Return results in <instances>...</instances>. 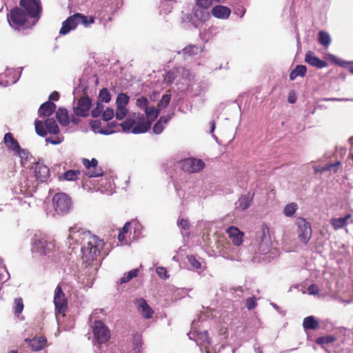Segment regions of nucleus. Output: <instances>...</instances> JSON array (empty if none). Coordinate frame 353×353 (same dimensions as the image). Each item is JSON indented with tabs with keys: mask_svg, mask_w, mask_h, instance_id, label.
<instances>
[{
	"mask_svg": "<svg viewBox=\"0 0 353 353\" xmlns=\"http://www.w3.org/2000/svg\"><path fill=\"white\" fill-rule=\"evenodd\" d=\"M130 101V97L125 94L121 92L117 95L116 100L117 106L120 107H125Z\"/></svg>",
	"mask_w": 353,
	"mask_h": 353,
	"instance_id": "37998d69",
	"label": "nucleus"
},
{
	"mask_svg": "<svg viewBox=\"0 0 353 353\" xmlns=\"http://www.w3.org/2000/svg\"><path fill=\"white\" fill-rule=\"evenodd\" d=\"M54 210L59 215L68 214L72 207V199L65 193L59 192L55 194L52 199Z\"/></svg>",
	"mask_w": 353,
	"mask_h": 353,
	"instance_id": "423d86ee",
	"label": "nucleus"
},
{
	"mask_svg": "<svg viewBox=\"0 0 353 353\" xmlns=\"http://www.w3.org/2000/svg\"><path fill=\"white\" fill-rule=\"evenodd\" d=\"M63 141V138L55 136V137H48L46 139V141L47 143H50L52 145H59Z\"/></svg>",
	"mask_w": 353,
	"mask_h": 353,
	"instance_id": "052dcab7",
	"label": "nucleus"
},
{
	"mask_svg": "<svg viewBox=\"0 0 353 353\" xmlns=\"http://www.w3.org/2000/svg\"><path fill=\"white\" fill-rule=\"evenodd\" d=\"M256 241L259 246V250L267 253L271 247V240L269 234V228L265 224L262 225L256 233Z\"/></svg>",
	"mask_w": 353,
	"mask_h": 353,
	"instance_id": "1a4fd4ad",
	"label": "nucleus"
},
{
	"mask_svg": "<svg viewBox=\"0 0 353 353\" xmlns=\"http://www.w3.org/2000/svg\"><path fill=\"white\" fill-rule=\"evenodd\" d=\"M256 305V299L255 297H249L246 299L245 306L248 310L254 309Z\"/></svg>",
	"mask_w": 353,
	"mask_h": 353,
	"instance_id": "e2e57ef3",
	"label": "nucleus"
},
{
	"mask_svg": "<svg viewBox=\"0 0 353 353\" xmlns=\"http://www.w3.org/2000/svg\"><path fill=\"white\" fill-rule=\"evenodd\" d=\"M128 114L126 107L117 106L116 112L114 113L115 117L117 120H123Z\"/></svg>",
	"mask_w": 353,
	"mask_h": 353,
	"instance_id": "09e8293b",
	"label": "nucleus"
},
{
	"mask_svg": "<svg viewBox=\"0 0 353 353\" xmlns=\"http://www.w3.org/2000/svg\"><path fill=\"white\" fill-rule=\"evenodd\" d=\"M307 72V67L305 65H297L290 73V79L294 81L297 77H303Z\"/></svg>",
	"mask_w": 353,
	"mask_h": 353,
	"instance_id": "7c9ffc66",
	"label": "nucleus"
},
{
	"mask_svg": "<svg viewBox=\"0 0 353 353\" xmlns=\"http://www.w3.org/2000/svg\"><path fill=\"white\" fill-rule=\"evenodd\" d=\"M194 17L199 21L205 22L210 17V13L207 8L196 6L193 8Z\"/></svg>",
	"mask_w": 353,
	"mask_h": 353,
	"instance_id": "c756f323",
	"label": "nucleus"
},
{
	"mask_svg": "<svg viewBox=\"0 0 353 353\" xmlns=\"http://www.w3.org/2000/svg\"><path fill=\"white\" fill-rule=\"evenodd\" d=\"M177 225L181 229L186 230L190 228V223L189 221L184 218H180L177 221Z\"/></svg>",
	"mask_w": 353,
	"mask_h": 353,
	"instance_id": "680f3d73",
	"label": "nucleus"
},
{
	"mask_svg": "<svg viewBox=\"0 0 353 353\" xmlns=\"http://www.w3.org/2000/svg\"><path fill=\"white\" fill-rule=\"evenodd\" d=\"M20 7L25 10L29 18L33 19L31 26H34L41 17L42 6L40 0H20Z\"/></svg>",
	"mask_w": 353,
	"mask_h": 353,
	"instance_id": "39448f33",
	"label": "nucleus"
},
{
	"mask_svg": "<svg viewBox=\"0 0 353 353\" xmlns=\"http://www.w3.org/2000/svg\"><path fill=\"white\" fill-rule=\"evenodd\" d=\"M34 178H26L23 181L20 182L13 188V193L15 194L14 201L21 203L23 197L32 196L36 192L39 183H47L50 176V170L48 166L43 163V160L39 159L34 163Z\"/></svg>",
	"mask_w": 353,
	"mask_h": 353,
	"instance_id": "f03ea898",
	"label": "nucleus"
},
{
	"mask_svg": "<svg viewBox=\"0 0 353 353\" xmlns=\"http://www.w3.org/2000/svg\"><path fill=\"white\" fill-rule=\"evenodd\" d=\"M202 51L201 47L196 45H188L185 46L183 50L178 51V54H181L184 59L187 60L192 58Z\"/></svg>",
	"mask_w": 353,
	"mask_h": 353,
	"instance_id": "5701e85b",
	"label": "nucleus"
},
{
	"mask_svg": "<svg viewBox=\"0 0 353 353\" xmlns=\"http://www.w3.org/2000/svg\"><path fill=\"white\" fill-rule=\"evenodd\" d=\"M341 165V162L337 161L334 163H327L323 168V171H331L333 170L336 172L338 170V167Z\"/></svg>",
	"mask_w": 353,
	"mask_h": 353,
	"instance_id": "bf43d9fd",
	"label": "nucleus"
},
{
	"mask_svg": "<svg viewBox=\"0 0 353 353\" xmlns=\"http://www.w3.org/2000/svg\"><path fill=\"white\" fill-rule=\"evenodd\" d=\"M188 261L191 265L192 268L194 270H199L202 268L201 262L196 259V256L193 254L187 256Z\"/></svg>",
	"mask_w": 353,
	"mask_h": 353,
	"instance_id": "49530a36",
	"label": "nucleus"
},
{
	"mask_svg": "<svg viewBox=\"0 0 353 353\" xmlns=\"http://www.w3.org/2000/svg\"><path fill=\"white\" fill-rule=\"evenodd\" d=\"M305 61L307 64L319 69L323 68L327 65V63L326 61L319 59L313 52L311 51H308L305 53Z\"/></svg>",
	"mask_w": 353,
	"mask_h": 353,
	"instance_id": "6ab92c4d",
	"label": "nucleus"
},
{
	"mask_svg": "<svg viewBox=\"0 0 353 353\" xmlns=\"http://www.w3.org/2000/svg\"><path fill=\"white\" fill-rule=\"evenodd\" d=\"M176 77V71L174 70H169L165 72L164 75V81L168 84H171L174 82Z\"/></svg>",
	"mask_w": 353,
	"mask_h": 353,
	"instance_id": "864d4df0",
	"label": "nucleus"
},
{
	"mask_svg": "<svg viewBox=\"0 0 353 353\" xmlns=\"http://www.w3.org/2000/svg\"><path fill=\"white\" fill-rule=\"evenodd\" d=\"M303 326L305 330H316L319 327V322L313 316H308L303 319Z\"/></svg>",
	"mask_w": 353,
	"mask_h": 353,
	"instance_id": "473e14b6",
	"label": "nucleus"
},
{
	"mask_svg": "<svg viewBox=\"0 0 353 353\" xmlns=\"http://www.w3.org/2000/svg\"><path fill=\"white\" fill-rule=\"evenodd\" d=\"M24 341L28 345L32 351L38 352L46 346L47 339L45 336H41L33 339L26 338Z\"/></svg>",
	"mask_w": 353,
	"mask_h": 353,
	"instance_id": "f3484780",
	"label": "nucleus"
},
{
	"mask_svg": "<svg viewBox=\"0 0 353 353\" xmlns=\"http://www.w3.org/2000/svg\"><path fill=\"white\" fill-rule=\"evenodd\" d=\"M93 345L94 353H113L112 347L108 341L94 342Z\"/></svg>",
	"mask_w": 353,
	"mask_h": 353,
	"instance_id": "bb28decb",
	"label": "nucleus"
},
{
	"mask_svg": "<svg viewBox=\"0 0 353 353\" xmlns=\"http://www.w3.org/2000/svg\"><path fill=\"white\" fill-rule=\"evenodd\" d=\"M54 304L56 312L59 314L64 313L68 308V303L65 294L59 285L57 286L54 290Z\"/></svg>",
	"mask_w": 353,
	"mask_h": 353,
	"instance_id": "f8f14e48",
	"label": "nucleus"
},
{
	"mask_svg": "<svg viewBox=\"0 0 353 353\" xmlns=\"http://www.w3.org/2000/svg\"><path fill=\"white\" fill-rule=\"evenodd\" d=\"M139 273V269L135 268L133 269L127 273H125L123 276H122L117 282V284H123L129 282L131 281L133 278L137 276Z\"/></svg>",
	"mask_w": 353,
	"mask_h": 353,
	"instance_id": "c9c22d12",
	"label": "nucleus"
},
{
	"mask_svg": "<svg viewBox=\"0 0 353 353\" xmlns=\"http://www.w3.org/2000/svg\"><path fill=\"white\" fill-rule=\"evenodd\" d=\"M99 98L103 102L108 103L111 100V94L107 88H102L99 92Z\"/></svg>",
	"mask_w": 353,
	"mask_h": 353,
	"instance_id": "3c124183",
	"label": "nucleus"
},
{
	"mask_svg": "<svg viewBox=\"0 0 353 353\" xmlns=\"http://www.w3.org/2000/svg\"><path fill=\"white\" fill-rule=\"evenodd\" d=\"M189 339L191 340H195L196 336L198 338V340H200L201 342L206 343L208 345L211 343V339L208 336V332L207 330L203 332L194 331L190 332L188 334Z\"/></svg>",
	"mask_w": 353,
	"mask_h": 353,
	"instance_id": "c85d7f7f",
	"label": "nucleus"
},
{
	"mask_svg": "<svg viewBox=\"0 0 353 353\" xmlns=\"http://www.w3.org/2000/svg\"><path fill=\"white\" fill-rule=\"evenodd\" d=\"M45 126L47 130V133L57 135L59 133V128L53 118H48L45 121Z\"/></svg>",
	"mask_w": 353,
	"mask_h": 353,
	"instance_id": "2f4dec72",
	"label": "nucleus"
},
{
	"mask_svg": "<svg viewBox=\"0 0 353 353\" xmlns=\"http://www.w3.org/2000/svg\"><path fill=\"white\" fill-rule=\"evenodd\" d=\"M82 163L86 169L89 170L85 173L89 178L103 176V172L101 168L97 167L98 161L95 158H92L91 160L84 158L82 159Z\"/></svg>",
	"mask_w": 353,
	"mask_h": 353,
	"instance_id": "4468645a",
	"label": "nucleus"
},
{
	"mask_svg": "<svg viewBox=\"0 0 353 353\" xmlns=\"http://www.w3.org/2000/svg\"><path fill=\"white\" fill-rule=\"evenodd\" d=\"M147 120L154 121L159 114V110L155 107H148L145 110Z\"/></svg>",
	"mask_w": 353,
	"mask_h": 353,
	"instance_id": "58836bf2",
	"label": "nucleus"
},
{
	"mask_svg": "<svg viewBox=\"0 0 353 353\" xmlns=\"http://www.w3.org/2000/svg\"><path fill=\"white\" fill-rule=\"evenodd\" d=\"M336 340V337L332 335H326L320 336L316 339V343L319 345L330 344Z\"/></svg>",
	"mask_w": 353,
	"mask_h": 353,
	"instance_id": "de8ad7c7",
	"label": "nucleus"
},
{
	"mask_svg": "<svg viewBox=\"0 0 353 353\" xmlns=\"http://www.w3.org/2000/svg\"><path fill=\"white\" fill-rule=\"evenodd\" d=\"M34 127L35 131L39 136L44 137L47 135V130L45 126V121L43 122L42 121L36 119L34 121Z\"/></svg>",
	"mask_w": 353,
	"mask_h": 353,
	"instance_id": "ea45409f",
	"label": "nucleus"
},
{
	"mask_svg": "<svg viewBox=\"0 0 353 353\" xmlns=\"http://www.w3.org/2000/svg\"><path fill=\"white\" fill-rule=\"evenodd\" d=\"M19 69L21 71L18 75L13 68H7L3 73L0 74V85L7 87L16 83L19 80L23 68Z\"/></svg>",
	"mask_w": 353,
	"mask_h": 353,
	"instance_id": "9b49d317",
	"label": "nucleus"
},
{
	"mask_svg": "<svg viewBox=\"0 0 353 353\" xmlns=\"http://www.w3.org/2000/svg\"><path fill=\"white\" fill-rule=\"evenodd\" d=\"M350 217V214H347L344 217L333 218L330 219V224L334 230H339L343 228L347 219Z\"/></svg>",
	"mask_w": 353,
	"mask_h": 353,
	"instance_id": "72a5a7b5",
	"label": "nucleus"
},
{
	"mask_svg": "<svg viewBox=\"0 0 353 353\" xmlns=\"http://www.w3.org/2000/svg\"><path fill=\"white\" fill-rule=\"evenodd\" d=\"M24 305L23 299L21 298H17L14 299V310L15 314H19L22 312Z\"/></svg>",
	"mask_w": 353,
	"mask_h": 353,
	"instance_id": "603ef678",
	"label": "nucleus"
},
{
	"mask_svg": "<svg viewBox=\"0 0 353 353\" xmlns=\"http://www.w3.org/2000/svg\"><path fill=\"white\" fill-rule=\"evenodd\" d=\"M157 274L161 277L165 279L169 278L166 268L164 267H157L156 269Z\"/></svg>",
	"mask_w": 353,
	"mask_h": 353,
	"instance_id": "69168bd1",
	"label": "nucleus"
},
{
	"mask_svg": "<svg viewBox=\"0 0 353 353\" xmlns=\"http://www.w3.org/2000/svg\"><path fill=\"white\" fill-rule=\"evenodd\" d=\"M56 119L61 125H68L70 123V117L68 110L65 108H59L56 111Z\"/></svg>",
	"mask_w": 353,
	"mask_h": 353,
	"instance_id": "a878e982",
	"label": "nucleus"
},
{
	"mask_svg": "<svg viewBox=\"0 0 353 353\" xmlns=\"http://www.w3.org/2000/svg\"><path fill=\"white\" fill-rule=\"evenodd\" d=\"M92 328L94 336L93 343L109 341L110 339V332L102 321H95Z\"/></svg>",
	"mask_w": 353,
	"mask_h": 353,
	"instance_id": "6e6552de",
	"label": "nucleus"
},
{
	"mask_svg": "<svg viewBox=\"0 0 353 353\" xmlns=\"http://www.w3.org/2000/svg\"><path fill=\"white\" fill-rule=\"evenodd\" d=\"M134 305L145 319L152 318L154 312L144 299L140 298L136 299L134 301Z\"/></svg>",
	"mask_w": 353,
	"mask_h": 353,
	"instance_id": "a211bd4d",
	"label": "nucleus"
},
{
	"mask_svg": "<svg viewBox=\"0 0 353 353\" xmlns=\"http://www.w3.org/2000/svg\"><path fill=\"white\" fill-rule=\"evenodd\" d=\"M148 99L145 97H141L137 99L136 105L140 109L145 110L148 107Z\"/></svg>",
	"mask_w": 353,
	"mask_h": 353,
	"instance_id": "6e6d98bb",
	"label": "nucleus"
},
{
	"mask_svg": "<svg viewBox=\"0 0 353 353\" xmlns=\"http://www.w3.org/2000/svg\"><path fill=\"white\" fill-rule=\"evenodd\" d=\"M137 119L141 120V121L138 123L135 122V125L131 130V133L137 134L146 132L151 127L152 121L145 120L144 114H139Z\"/></svg>",
	"mask_w": 353,
	"mask_h": 353,
	"instance_id": "2eb2a0df",
	"label": "nucleus"
},
{
	"mask_svg": "<svg viewBox=\"0 0 353 353\" xmlns=\"http://www.w3.org/2000/svg\"><path fill=\"white\" fill-rule=\"evenodd\" d=\"M77 17H78V14H74L62 22V26L59 30L61 35H65L76 28L78 25Z\"/></svg>",
	"mask_w": 353,
	"mask_h": 353,
	"instance_id": "dca6fc26",
	"label": "nucleus"
},
{
	"mask_svg": "<svg viewBox=\"0 0 353 353\" xmlns=\"http://www.w3.org/2000/svg\"><path fill=\"white\" fill-rule=\"evenodd\" d=\"M170 99L171 94H165L163 95V97H161V100L159 102V106L162 108H166L169 105Z\"/></svg>",
	"mask_w": 353,
	"mask_h": 353,
	"instance_id": "13d9d810",
	"label": "nucleus"
},
{
	"mask_svg": "<svg viewBox=\"0 0 353 353\" xmlns=\"http://www.w3.org/2000/svg\"><path fill=\"white\" fill-rule=\"evenodd\" d=\"M254 193L249 192L246 194L241 195L236 203V208L241 210H246L251 205Z\"/></svg>",
	"mask_w": 353,
	"mask_h": 353,
	"instance_id": "412c9836",
	"label": "nucleus"
},
{
	"mask_svg": "<svg viewBox=\"0 0 353 353\" xmlns=\"http://www.w3.org/2000/svg\"><path fill=\"white\" fill-rule=\"evenodd\" d=\"M114 116V112L112 108H107L103 111L101 117L102 119L105 121H110Z\"/></svg>",
	"mask_w": 353,
	"mask_h": 353,
	"instance_id": "5fc2aeb1",
	"label": "nucleus"
},
{
	"mask_svg": "<svg viewBox=\"0 0 353 353\" xmlns=\"http://www.w3.org/2000/svg\"><path fill=\"white\" fill-rule=\"evenodd\" d=\"M327 57H328V59L330 61H331L336 65H339L343 68H346L347 65L352 63L351 61H345V60L339 59L337 57H336L335 55L332 54H329Z\"/></svg>",
	"mask_w": 353,
	"mask_h": 353,
	"instance_id": "c03bdc74",
	"label": "nucleus"
},
{
	"mask_svg": "<svg viewBox=\"0 0 353 353\" xmlns=\"http://www.w3.org/2000/svg\"><path fill=\"white\" fill-rule=\"evenodd\" d=\"M135 125V120L131 118H126L123 122L119 124L123 132H131V130Z\"/></svg>",
	"mask_w": 353,
	"mask_h": 353,
	"instance_id": "a19ab883",
	"label": "nucleus"
},
{
	"mask_svg": "<svg viewBox=\"0 0 353 353\" xmlns=\"http://www.w3.org/2000/svg\"><path fill=\"white\" fill-rule=\"evenodd\" d=\"M6 147L9 151L12 152L14 156L22 148L17 139L9 143Z\"/></svg>",
	"mask_w": 353,
	"mask_h": 353,
	"instance_id": "8fccbe9b",
	"label": "nucleus"
},
{
	"mask_svg": "<svg viewBox=\"0 0 353 353\" xmlns=\"http://www.w3.org/2000/svg\"><path fill=\"white\" fill-rule=\"evenodd\" d=\"M69 232L68 240L70 245L72 243L70 241L82 244L81 252L83 264L85 267L94 268L96 271L100 264L98 257L105 245L103 241L92 235L90 231L77 227H71Z\"/></svg>",
	"mask_w": 353,
	"mask_h": 353,
	"instance_id": "f257e3e1",
	"label": "nucleus"
},
{
	"mask_svg": "<svg viewBox=\"0 0 353 353\" xmlns=\"http://www.w3.org/2000/svg\"><path fill=\"white\" fill-rule=\"evenodd\" d=\"M211 14L216 19H227L231 14V10L225 6L216 5L212 8Z\"/></svg>",
	"mask_w": 353,
	"mask_h": 353,
	"instance_id": "aec40b11",
	"label": "nucleus"
},
{
	"mask_svg": "<svg viewBox=\"0 0 353 353\" xmlns=\"http://www.w3.org/2000/svg\"><path fill=\"white\" fill-rule=\"evenodd\" d=\"M89 123H90V128L95 133H97L98 130L101 129V123L99 120H91Z\"/></svg>",
	"mask_w": 353,
	"mask_h": 353,
	"instance_id": "774afa93",
	"label": "nucleus"
},
{
	"mask_svg": "<svg viewBox=\"0 0 353 353\" xmlns=\"http://www.w3.org/2000/svg\"><path fill=\"white\" fill-rule=\"evenodd\" d=\"M297 210V204L295 203H290L284 208L283 213L288 217L292 216Z\"/></svg>",
	"mask_w": 353,
	"mask_h": 353,
	"instance_id": "a18cd8bd",
	"label": "nucleus"
},
{
	"mask_svg": "<svg viewBox=\"0 0 353 353\" xmlns=\"http://www.w3.org/2000/svg\"><path fill=\"white\" fill-rule=\"evenodd\" d=\"M54 244L42 234H35L31 240V251L34 257L46 256L54 249Z\"/></svg>",
	"mask_w": 353,
	"mask_h": 353,
	"instance_id": "7ed1b4c3",
	"label": "nucleus"
},
{
	"mask_svg": "<svg viewBox=\"0 0 353 353\" xmlns=\"http://www.w3.org/2000/svg\"><path fill=\"white\" fill-rule=\"evenodd\" d=\"M307 291L309 294L316 296L319 293V288L316 284L312 283L308 286Z\"/></svg>",
	"mask_w": 353,
	"mask_h": 353,
	"instance_id": "338daca9",
	"label": "nucleus"
},
{
	"mask_svg": "<svg viewBox=\"0 0 353 353\" xmlns=\"http://www.w3.org/2000/svg\"><path fill=\"white\" fill-rule=\"evenodd\" d=\"M296 225L298 227L297 232L299 240L304 244L307 243L312 235L310 223L305 219L299 217L296 220Z\"/></svg>",
	"mask_w": 353,
	"mask_h": 353,
	"instance_id": "9d476101",
	"label": "nucleus"
},
{
	"mask_svg": "<svg viewBox=\"0 0 353 353\" xmlns=\"http://www.w3.org/2000/svg\"><path fill=\"white\" fill-rule=\"evenodd\" d=\"M28 16L21 8L15 7L12 8L8 14V21L11 27L19 30L20 27L23 28H31V23L28 22Z\"/></svg>",
	"mask_w": 353,
	"mask_h": 353,
	"instance_id": "20e7f679",
	"label": "nucleus"
},
{
	"mask_svg": "<svg viewBox=\"0 0 353 353\" xmlns=\"http://www.w3.org/2000/svg\"><path fill=\"white\" fill-rule=\"evenodd\" d=\"M80 174V171L77 170H69L64 172L61 176L60 180H65L68 181H75L78 178V175Z\"/></svg>",
	"mask_w": 353,
	"mask_h": 353,
	"instance_id": "f704fd0d",
	"label": "nucleus"
},
{
	"mask_svg": "<svg viewBox=\"0 0 353 353\" xmlns=\"http://www.w3.org/2000/svg\"><path fill=\"white\" fill-rule=\"evenodd\" d=\"M15 157L20 158L21 165L23 168H26L28 163L33 159L31 153L28 150L23 148H21L16 153Z\"/></svg>",
	"mask_w": 353,
	"mask_h": 353,
	"instance_id": "cd10ccee",
	"label": "nucleus"
},
{
	"mask_svg": "<svg viewBox=\"0 0 353 353\" xmlns=\"http://www.w3.org/2000/svg\"><path fill=\"white\" fill-rule=\"evenodd\" d=\"M103 110V105L101 103H97L96 107L91 111L92 117L94 118L98 117L101 114H102Z\"/></svg>",
	"mask_w": 353,
	"mask_h": 353,
	"instance_id": "4d7b16f0",
	"label": "nucleus"
},
{
	"mask_svg": "<svg viewBox=\"0 0 353 353\" xmlns=\"http://www.w3.org/2000/svg\"><path fill=\"white\" fill-rule=\"evenodd\" d=\"M78 17H77V20L78 24L81 23L85 27H88L91 24L94 23V18L92 16H85L81 13H77Z\"/></svg>",
	"mask_w": 353,
	"mask_h": 353,
	"instance_id": "e433bc0d",
	"label": "nucleus"
},
{
	"mask_svg": "<svg viewBox=\"0 0 353 353\" xmlns=\"http://www.w3.org/2000/svg\"><path fill=\"white\" fill-rule=\"evenodd\" d=\"M132 345V348L130 353H141L142 340L140 335L134 336Z\"/></svg>",
	"mask_w": 353,
	"mask_h": 353,
	"instance_id": "4c0bfd02",
	"label": "nucleus"
},
{
	"mask_svg": "<svg viewBox=\"0 0 353 353\" xmlns=\"http://www.w3.org/2000/svg\"><path fill=\"white\" fill-rule=\"evenodd\" d=\"M227 232L232 239L233 244L236 246H239L243 243V233L237 228L230 226L227 230Z\"/></svg>",
	"mask_w": 353,
	"mask_h": 353,
	"instance_id": "b1692460",
	"label": "nucleus"
},
{
	"mask_svg": "<svg viewBox=\"0 0 353 353\" xmlns=\"http://www.w3.org/2000/svg\"><path fill=\"white\" fill-rule=\"evenodd\" d=\"M163 124L157 121L152 128V131L155 134H160L163 132Z\"/></svg>",
	"mask_w": 353,
	"mask_h": 353,
	"instance_id": "0e129e2a",
	"label": "nucleus"
},
{
	"mask_svg": "<svg viewBox=\"0 0 353 353\" xmlns=\"http://www.w3.org/2000/svg\"><path fill=\"white\" fill-rule=\"evenodd\" d=\"M92 105L90 98L85 95L80 98L75 107L73 108L74 112L77 116L86 117L89 115V111Z\"/></svg>",
	"mask_w": 353,
	"mask_h": 353,
	"instance_id": "ddd939ff",
	"label": "nucleus"
},
{
	"mask_svg": "<svg viewBox=\"0 0 353 353\" xmlns=\"http://www.w3.org/2000/svg\"><path fill=\"white\" fill-rule=\"evenodd\" d=\"M57 105L52 101H46L43 103L39 110L38 114L40 117L51 116L56 111Z\"/></svg>",
	"mask_w": 353,
	"mask_h": 353,
	"instance_id": "4be33fe9",
	"label": "nucleus"
},
{
	"mask_svg": "<svg viewBox=\"0 0 353 353\" xmlns=\"http://www.w3.org/2000/svg\"><path fill=\"white\" fill-rule=\"evenodd\" d=\"M319 43L323 46L327 47L331 42L330 34L325 31H320L318 34Z\"/></svg>",
	"mask_w": 353,
	"mask_h": 353,
	"instance_id": "79ce46f5",
	"label": "nucleus"
},
{
	"mask_svg": "<svg viewBox=\"0 0 353 353\" xmlns=\"http://www.w3.org/2000/svg\"><path fill=\"white\" fill-rule=\"evenodd\" d=\"M174 165L179 166L184 172L196 173L203 170L205 164L201 159L189 157L176 161Z\"/></svg>",
	"mask_w": 353,
	"mask_h": 353,
	"instance_id": "0eeeda50",
	"label": "nucleus"
},
{
	"mask_svg": "<svg viewBox=\"0 0 353 353\" xmlns=\"http://www.w3.org/2000/svg\"><path fill=\"white\" fill-rule=\"evenodd\" d=\"M208 83L205 80H199L194 81L190 85V90L192 94L195 96L200 94L203 92H205L208 90Z\"/></svg>",
	"mask_w": 353,
	"mask_h": 353,
	"instance_id": "393cba45",
	"label": "nucleus"
}]
</instances>
